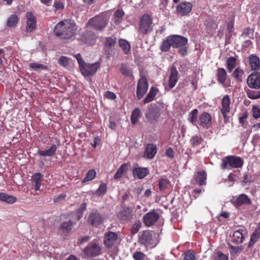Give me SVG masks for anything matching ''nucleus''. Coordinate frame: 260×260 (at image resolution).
Listing matches in <instances>:
<instances>
[{
  "mask_svg": "<svg viewBox=\"0 0 260 260\" xmlns=\"http://www.w3.org/2000/svg\"><path fill=\"white\" fill-rule=\"evenodd\" d=\"M76 24L70 20H64L58 22L55 28L54 32L56 36L67 39L73 37L76 31Z\"/></svg>",
  "mask_w": 260,
  "mask_h": 260,
  "instance_id": "1",
  "label": "nucleus"
},
{
  "mask_svg": "<svg viewBox=\"0 0 260 260\" xmlns=\"http://www.w3.org/2000/svg\"><path fill=\"white\" fill-rule=\"evenodd\" d=\"M110 15L108 13H102L90 19L88 22V25L94 27L95 29L101 30L106 27Z\"/></svg>",
  "mask_w": 260,
  "mask_h": 260,
  "instance_id": "2",
  "label": "nucleus"
},
{
  "mask_svg": "<svg viewBox=\"0 0 260 260\" xmlns=\"http://www.w3.org/2000/svg\"><path fill=\"white\" fill-rule=\"evenodd\" d=\"M243 161L241 157L230 155L222 159L221 167L222 169H225L229 165L233 168H239L243 166Z\"/></svg>",
  "mask_w": 260,
  "mask_h": 260,
  "instance_id": "3",
  "label": "nucleus"
},
{
  "mask_svg": "<svg viewBox=\"0 0 260 260\" xmlns=\"http://www.w3.org/2000/svg\"><path fill=\"white\" fill-rule=\"evenodd\" d=\"M152 30V21L151 17L147 14L144 15L140 19L139 31L143 34H147Z\"/></svg>",
  "mask_w": 260,
  "mask_h": 260,
  "instance_id": "4",
  "label": "nucleus"
},
{
  "mask_svg": "<svg viewBox=\"0 0 260 260\" xmlns=\"http://www.w3.org/2000/svg\"><path fill=\"white\" fill-rule=\"evenodd\" d=\"M100 67L101 64L99 62L91 64L85 62L80 67V69L83 75L84 76H89L93 75Z\"/></svg>",
  "mask_w": 260,
  "mask_h": 260,
  "instance_id": "5",
  "label": "nucleus"
},
{
  "mask_svg": "<svg viewBox=\"0 0 260 260\" xmlns=\"http://www.w3.org/2000/svg\"><path fill=\"white\" fill-rule=\"evenodd\" d=\"M231 99L228 95H224L221 101V107L220 108V111L224 118V122L226 123L229 119L228 114L231 111Z\"/></svg>",
  "mask_w": 260,
  "mask_h": 260,
  "instance_id": "6",
  "label": "nucleus"
},
{
  "mask_svg": "<svg viewBox=\"0 0 260 260\" xmlns=\"http://www.w3.org/2000/svg\"><path fill=\"white\" fill-rule=\"evenodd\" d=\"M101 250L99 245L93 241L86 247L83 252L87 256H96L100 254Z\"/></svg>",
  "mask_w": 260,
  "mask_h": 260,
  "instance_id": "7",
  "label": "nucleus"
},
{
  "mask_svg": "<svg viewBox=\"0 0 260 260\" xmlns=\"http://www.w3.org/2000/svg\"><path fill=\"white\" fill-rule=\"evenodd\" d=\"M103 221V217L97 210H92L87 218L88 223L95 227L101 224Z\"/></svg>",
  "mask_w": 260,
  "mask_h": 260,
  "instance_id": "8",
  "label": "nucleus"
},
{
  "mask_svg": "<svg viewBox=\"0 0 260 260\" xmlns=\"http://www.w3.org/2000/svg\"><path fill=\"white\" fill-rule=\"evenodd\" d=\"M247 84L252 89H260V73L255 72L251 74L247 79Z\"/></svg>",
  "mask_w": 260,
  "mask_h": 260,
  "instance_id": "9",
  "label": "nucleus"
},
{
  "mask_svg": "<svg viewBox=\"0 0 260 260\" xmlns=\"http://www.w3.org/2000/svg\"><path fill=\"white\" fill-rule=\"evenodd\" d=\"M117 216L122 221H130L133 218V210L129 207H123L117 213Z\"/></svg>",
  "mask_w": 260,
  "mask_h": 260,
  "instance_id": "10",
  "label": "nucleus"
},
{
  "mask_svg": "<svg viewBox=\"0 0 260 260\" xmlns=\"http://www.w3.org/2000/svg\"><path fill=\"white\" fill-rule=\"evenodd\" d=\"M148 84L147 79L142 77L138 81L137 88V96L138 99L143 98L148 90Z\"/></svg>",
  "mask_w": 260,
  "mask_h": 260,
  "instance_id": "11",
  "label": "nucleus"
},
{
  "mask_svg": "<svg viewBox=\"0 0 260 260\" xmlns=\"http://www.w3.org/2000/svg\"><path fill=\"white\" fill-rule=\"evenodd\" d=\"M26 18L25 31L27 33L32 32L36 28V18L31 12H27L25 14Z\"/></svg>",
  "mask_w": 260,
  "mask_h": 260,
  "instance_id": "12",
  "label": "nucleus"
},
{
  "mask_svg": "<svg viewBox=\"0 0 260 260\" xmlns=\"http://www.w3.org/2000/svg\"><path fill=\"white\" fill-rule=\"evenodd\" d=\"M231 202L237 207H240L243 205H249L251 204L250 199L245 194H241L238 197H233Z\"/></svg>",
  "mask_w": 260,
  "mask_h": 260,
  "instance_id": "13",
  "label": "nucleus"
},
{
  "mask_svg": "<svg viewBox=\"0 0 260 260\" xmlns=\"http://www.w3.org/2000/svg\"><path fill=\"white\" fill-rule=\"evenodd\" d=\"M104 243L107 248L111 247L118 239V235L112 232H106L104 235Z\"/></svg>",
  "mask_w": 260,
  "mask_h": 260,
  "instance_id": "14",
  "label": "nucleus"
},
{
  "mask_svg": "<svg viewBox=\"0 0 260 260\" xmlns=\"http://www.w3.org/2000/svg\"><path fill=\"white\" fill-rule=\"evenodd\" d=\"M192 5L190 2H184L181 3L176 7L177 14L181 16L187 15L192 9Z\"/></svg>",
  "mask_w": 260,
  "mask_h": 260,
  "instance_id": "15",
  "label": "nucleus"
},
{
  "mask_svg": "<svg viewBox=\"0 0 260 260\" xmlns=\"http://www.w3.org/2000/svg\"><path fill=\"white\" fill-rule=\"evenodd\" d=\"M159 218V215L154 211H150L143 217L144 223L147 226H151L154 224Z\"/></svg>",
  "mask_w": 260,
  "mask_h": 260,
  "instance_id": "16",
  "label": "nucleus"
},
{
  "mask_svg": "<svg viewBox=\"0 0 260 260\" xmlns=\"http://www.w3.org/2000/svg\"><path fill=\"white\" fill-rule=\"evenodd\" d=\"M247 232L243 229H239L234 232L233 235L232 241L236 244H240L245 240Z\"/></svg>",
  "mask_w": 260,
  "mask_h": 260,
  "instance_id": "17",
  "label": "nucleus"
},
{
  "mask_svg": "<svg viewBox=\"0 0 260 260\" xmlns=\"http://www.w3.org/2000/svg\"><path fill=\"white\" fill-rule=\"evenodd\" d=\"M171 37L173 47H182L187 43V39L185 37L178 35H173L171 36Z\"/></svg>",
  "mask_w": 260,
  "mask_h": 260,
  "instance_id": "18",
  "label": "nucleus"
},
{
  "mask_svg": "<svg viewBox=\"0 0 260 260\" xmlns=\"http://www.w3.org/2000/svg\"><path fill=\"white\" fill-rule=\"evenodd\" d=\"M157 152V148L156 145L153 144H148L144 153V157L148 159L153 158Z\"/></svg>",
  "mask_w": 260,
  "mask_h": 260,
  "instance_id": "19",
  "label": "nucleus"
},
{
  "mask_svg": "<svg viewBox=\"0 0 260 260\" xmlns=\"http://www.w3.org/2000/svg\"><path fill=\"white\" fill-rule=\"evenodd\" d=\"M178 79V72L176 68L173 67L171 69V74L169 80V86L170 89L173 88Z\"/></svg>",
  "mask_w": 260,
  "mask_h": 260,
  "instance_id": "20",
  "label": "nucleus"
},
{
  "mask_svg": "<svg viewBox=\"0 0 260 260\" xmlns=\"http://www.w3.org/2000/svg\"><path fill=\"white\" fill-rule=\"evenodd\" d=\"M95 38L96 36L94 33L86 31L82 35L81 40L87 44L93 45L95 43Z\"/></svg>",
  "mask_w": 260,
  "mask_h": 260,
  "instance_id": "21",
  "label": "nucleus"
},
{
  "mask_svg": "<svg viewBox=\"0 0 260 260\" xmlns=\"http://www.w3.org/2000/svg\"><path fill=\"white\" fill-rule=\"evenodd\" d=\"M152 237L151 234L148 231L143 232L139 238V242L141 244L148 246L152 243Z\"/></svg>",
  "mask_w": 260,
  "mask_h": 260,
  "instance_id": "22",
  "label": "nucleus"
},
{
  "mask_svg": "<svg viewBox=\"0 0 260 260\" xmlns=\"http://www.w3.org/2000/svg\"><path fill=\"white\" fill-rule=\"evenodd\" d=\"M199 122L200 125L207 126L211 123V116L208 113L204 112L200 115Z\"/></svg>",
  "mask_w": 260,
  "mask_h": 260,
  "instance_id": "23",
  "label": "nucleus"
},
{
  "mask_svg": "<svg viewBox=\"0 0 260 260\" xmlns=\"http://www.w3.org/2000/svg\"><path fill=\"white\" fill-rule=\"evenodd\" d=\"M207 174L205 171H199L194 176L195 181L200 185H205L206 183Z\"/></svg>",
  "mask_w": 260,
  "mask_h": 260,
  "instance_id": "24",
  "label": "nucleus"
},
{
  "mask_svg": "<svg viewBox=\"0 0 260 260\" xmlns=\"http://www.w3.org/2000/svg\"><path fill=\"white\" fill-rule=\"evenodd\" d=\"M133 172L139 179H143L148 174L149 170L146 168L139 167L134 169Z\"/></svg>",
  "mask_w": 260,
  "mask_h": 260,
  "instance_id": "25",
  "label": "nucleus"
},
{
  "mask_svg": "<svg viewBox=\"0 0 260 260\" xmlns=\"http://www.w3.org/2000/svg\"><path fill=\"white\" fill-rule=\"evenodd\" d=\"M57 148V146L55 144H53L49 149L46 150H39L38 153L42 156H52L55 154Z\"/></svg>",
  "mask_w": 260,
  "mask_h": 260,
  "instance_id": "26",
  "label": "nucleus"
},
{
  "mask_svg": "<svg viewBox=\"0 0 260 260\" xmlns=\"http://www.w3.org/2000/svg\"><path fill=\"white\" fill-rule=\"evenodd\" d=\"M249 63L252 70H258L260 68V62L259 58L253 54L251 55L249 57Z\"/></svg>",
  "mask_w": 260,
  "mask_h": 260,
  "instance_id": "27",
  "label": "nucleus"
},
{
  "mask_svg": "<svg viewBox=\"0 0 260 260\" xmlns=\"http://www.w3.org/2000/svg\"><path fill=\"white\" fill-rule=\"evenodd\" d=\"M17 200V198L12 195H9L4 192L0 193V201L8 204H13Z\"/></svg>",
  "mask_w": 260,
  "mask_h": 260,
  "instance_id": "28",
  "label": "nucleus"
},
{
  "mask_svg": "<svg viewBox=\"0 0 260 260\" xmlns=\"http://www.w3.org/2000/svg\"><path fill=\"white\" fill-rule=\"evenodd\" d=\"M42 177V175L39 173H35L32 177V183H35V187L36 190H39L40 188Z\"/></svg>",
  "mask_w": 260,
  "mask_h": 260,
  "instance_id": "29",
  "label": "nucleus"
},
{
  "mask_svg": "<svg viewBox=\"0 0 260 260\" xmlns=\"http://www.w3.org/2000/svg\"><path fill=\"white\" fill-rule=\"evenodd\" d=\"M226 72L224 69L219 68L217 70V77L219 83L223 84L226 78Z\"/></svg>",
  "mask_w": 260,
  "mask_h": 260,
  "instance_id": "30",
  "label": "nucleus"
},
{
  "mask_svg": "<svg viewBox=\"0 0 260 260\" xmlns=\"http://www.w3.org/2000/svg\"><path fill=\"white\" fill-rule=\"evenodd\" d=\"M158 92V90L154 88V87H152L146 96V97L144 99L143 102L144 104H146L147 103H149L152 101L154 97L156 96L157 93Z\"/></svg>",
  "mask_w": 260,
  "mask_h": 260,
  "instance_id": "31",
  "label": "nucleus"
},
{
  "mask_svg": "<svg viewBox=\"0 0 260 260\" xmlns=\"http://www.w3.org/2000/svg\"><path fill=\"white\" fill-rule=\"evenodd\" d=\"M19 20L18 17L16 15H11L7 19V26L9 27H15Z\"/></svg>",
  "mask_w": 260,
  "mask_h": 260,
  "instance_id": "32",
  "label": "nucleus"
},
{
  "mask_svg": "<svg viewBox=\"0 0 260 260\" xmlns=\"http://www.w3.org/2000/svg\"><path fill=\"white\" fill-rule=\"evenodd\" d=\"M171 46L173 47L172 39L171 36L167 37L166 40H164L161 46V50L162 51H167L169 50Z\"/></svg>",
  "mask_w": 260,
  "mask_h": 260,
  "instance_id": "33",
  "label": "nucleus"
},
{
  "mask_svg": "<svg viewBox=\"0 0 260 260\" xmlns=\"http://www.w3.org/2000/svg\"><path fill=\"white\" fill-rule=\"evenodd\" d=\"M120 72L126 77H131L133 75V72L131 68L125 64L121 65Z\"/></svg>",
  "mask_w": 260,
  "mask_h": 260,
  "instance_id": "34",
  "label": "nucleus"
},
{
  "mask_svg": "<svg viewBox=\"0 0 260 260\" xmlns=\"http://www.w3.org/2000/svg\"><path fill=\"white\" fill-rule=\"evenodd\" d=\"M128 169V165L124 164L122 165L120 168L117 170L116 173L114 176L115 179H119L121 178L123 175V173Z\"/></svg>",
  "mask_w": 260,
  "mask_h": 260,
  "instance_id": "35",
  "label": "nucleus"
},
{
  "mask_svg": "<svg viewBox=\"0 0 260 260\" xmlns=\"http://www.w3.org/2000/svg\"><path fill=\"white\" fill-rule=\"evenodd\" d=\"M73 222L71 220L63 222L60 226V230L63 232L68 233L71 231Z\"/></svg>",
  "mask_w": 260,
  "mask_h": 260,
  "instance_id": "36",
  "label": "nucleus"
},
{
  "mask_svg": "<svg viewBox=\"0 0 260 260\" xmlns=\"http://www.w3.org/2000/svg\"><path fill=\"white\" fill-rule=\"evenodd\" d=\"M141 114V112L139 108H137L134 110L131 115V121L133 124H136Z\"/></svg>",
  "mask_w": 260,
  "mask_h": 260,
  "instance_id": "37",
  "label": "nucleus"
},
{
  "mask_svg": "<svg viewBox=\"0 0 260 260\" xmlns=\"http://www.w3.org/2000/svg\"><path fill=\"white\" fill-rule=\"evenodd\" d=\"M236 58L234 57H229L226 60L227 68L230 72L236 67Z\"/></svg>",
  "mask_w": 260,
  "mask_h": 260,
  "instance_id": "38",
  "label": "nucleus"
},
{
  "mask_svg": "<svg viewBox=\"0 0 260 260\" xmlns=\"http://www.w3.org/2000/svg\"><path fill=\"white\" fill-rule=\"evenodd\" d=\"M119 45L123 50L125 54H127L130 50L131 46L129 43L123 39H120L119 41Z\"/></svg>",
  "mask_w": 260,
  "mask_h": 260,
  "instance_id": "39",
  "label": "nucleus"
},
{
  "mask_svg": "<svg viewBox=\"0 0 260 260\" xmlns=\"http://www.w3.org/2000/svg\"><path fill=\"white\" fill-rule=\"evenodd\" d=\"M198 114V110L197 109H193L189 114L188 121L194 125H196V121L197 120Z\"/></svg>",
  "mask_w": 260,
  "mask_h": 260,
  "instance_id": "40",
  "label": "nucleus"
},
{
  "mask_svg": "<svg viewBox=\"0 0 260 260\" xmlns=\"http://www.w3.org/2000/svg\"><path fill=\"white\" fill-rule=\"evenodd\" d=\"M123 15L124 12L122 10H116L114 14L115 23L118 24H119L122 20Z\"/></svg>",
  "mask_w": 260,
  "mask_h": 260,
  "instance_id": "41",
  "label": "nucleus"
},
{
  "mask_svg": "<svg viewBox=\"0 0 260 260\" xmlns=\"http://www.w3.org/2000/svg\"><path fill=\"white\" fill-rule=\"evenodd\" d=\"M247 96L250 99H257L260 98V91H255L251 89H248L246 91Z\"/></svg>",
  "mask_w": 260,
  "mask_h": 260,
  "instance_id": "42",
  "label": "nucleus"
},
{
  "mask_svg": "<svg viewBox=\"0 0 260 260\" xmlns=\"http://www.w3.org/2000/svg\"><path fill=\"white\" fill-rule=\"evenodd\" d=\"M29 67L36 71H38L39 70H45L47 69L46 66L37 62L29 63Z\"/></svg>",
  "mask_w": 260,
  "mask_h": 260,
  "instance_id": "43",
  "label": "nucleus"
},
{
  "mask_svg": "<svg viewBox=\"0 0 260 260\" xmlns=\"http://www.w3.org/2000/svg\"><path fill=\"white\" fill-rule=\"evenodd\" d=\"M244 74V71L240 68H237L233 72V76L237 81H241L242 80V76Z\"/></svg>",
  "mask_w": 260,
  "mask_h": 260,
  "instance_id": "44",
  "label": "nucleus"
},
{
  "mask_svg": "<svg viewBox=\"0 0 260 260\" xmlns=\"http://www.w3.org/2000/svg\"><path fill=\"white\" fill-rule=\"evenodd\" d=\"M107 190V186L106 184L102 183L98 189L95 191L94 194L97 196H101L104 194Z\"/></svg>",
  "mask_w": 260,
  "mask_h": 260,
  "instance_id": "45",
  "label": "nucleus"
},
{
  "mask_svg": "<svg viewBox=\"0 0 260 260\" xmlns=\"http://www.w3.org/2000/svg\"><path fill=\"white\" fill-rule=\"evenodd\" d=\"M229 248L231 254L232 255H235V254L240 253L243 250V247L242 246H234L230 244H229Z\"/></svg>",
  "mask_w": 260,
  "mask_h": 260,
  "instance_id": "46",
  "label": "nucleus"
},
{
  "mask_svg": "<svg viewBox=\"0 0 260 260\" xmlns=\"http://www.w3.org/2000/svg\"><path fill=\"white\" fill-rule=\"evenodd\" d=\"M190 141L192 146L196 147L202 143L203 139L200 136H195L192 137Z\"/></svg>",
  "mask_w": 260,
  "mask_h": 260,
  "instance_id": "47",
  "label": "nucleus"
},
{
  "mask_svg": "<svg viewBox=\"0 0 260 260\" xmlns=\"http://www.w3.org/2000/svg\"><path fill=\"white\" fill-rule=\"evenodd\" d=\"M96 172L93 170H89L86 176L83 180H82L83 182H86L87 181L92 180L95 176Z\"/></svg>",
  "mask_w": 260,
  "mask_h": 260,
  "instance_id": "48",
  "label": "nucleus"
},
{
  "mask_svg": "<svg viewBox=\"0 0 260 260\" xmlns=\"http://www.w3.org/2000/svg\"><path fill=\"white\" fill-rule=\"evenodd\" d=\"M58 62L60 66L66 68L70 64V58L65 56H61L59 59Z\"/></svg>",
  "mask_w": 260,
  "mask_h": 260,
  "instance_id": "49",
  "label": "nucleus"
},
{
  "mask_svg": "<svg viewBox=\"0 0 260 260\" xmlns=\"http://www.w3.org/2000/svg\"><path fill=\"white\" fill-rule=\"evenodd\" d=\"M214 258L215 260H228L229 259L227 255L219 251L214 254Z\"/></svg>",
  "mask_w": 260,
  "mask_h": 260,
  "instance_id": "50",
  "label": "nucleus"
},
{
  "mask_svg": "<svg viewBox=\"0 0 260 260\" xmlns=\"http://www.w3.org/2000/svg\"><path fill=\"white\" fill-rule=\"evenodd\" d=\"M169 184V180L167 179L162 178L159 182V189L160 190L165 189Z\"/></svg>",
  "mask_w": 260,
  "mask_h": 260,
  "instance_id": "51",
  "label": "nucleus"
},
{
  "mask_svg": "<svg viewBox=\"0 0 260 260\" xmlns=\"http://www.w3.org/2000/svg\"><path fill=\"white\" fill-rule=\"evenodd\" d=\"M141 226V223L138 221L133 224L131 229V233L133 235L136 234Z\"/></svg>",
  "mask_w": 260,
  "mask_h": 260,
  "instance_id": "52",
  "label": "nucleus"
},
{
  "mask_svg": "<svg viewBox=\"0 0 260 260\" xmlns=\"http://www.w3.org/2000/svg\"><path fill=\"white\" fill-rule=\"evenodd\" d=\"M116 43V38L114 36H112L106 38L105 41V44L107 46L112 47Z\"/></svg>",
  "mask_w": 260,
  "mask_h": 260,
  "instance_id": "53",
  "label": "nucleus"
},
{
  "mask_svg": "<svg viewBox=\"0 0 260 260\" xmlns=\"http://www.w3.org/2000/svg\"><path fill=\"white\" fill-rule=\"evenodd\" d=\"M145 256V255L141 251H137L133 255L135 260H144Z\"/></svg>",
  "mask_w": 260,
  "mask_h": 260,
  "instance_id": "54",
  "label": "nucleus"
},
{
  "mask_svg": "<svg viewBox=\"0 0 260 260\" xmlns=\"http://www.w3.org/2000/svg\"><path fill=\"white\" fill-rule=\"evenodd\" d=\"M195 256L194 252L192 250H189L186 252L184 254V260H194Z\"/></svg>",
  "mask_w": 260,
  "mask_h": 260,
  "instance_id": "55",
  "label": "nucleus"
},
{
  "mask_svg": "<svg viewBox=\"0 0 260 260\" xmlns=\"http://www.w3.org/2000/svg\"><path fill=\"white\" fill-rule=\"evenodd\" d=\"M55 11L62 10L64 8V4L61 1L55 0L54 3Z\"/></svg>",
  "mask_w": 260,
  "mask_h": 260,
  "instance_id": "56",
  "label": "nucleus"
},
{
  "mask_svg": "<svg viewBox=\"0 0 260 260\" xmlns=\"http://www.w3.org/2000/svg\"><path fill=\"white\" fill-rule=\"evenodd\" d=\"M253 116L257 119L260 117V109L254 106L252 108Z\"/></svg>",
  "mask_w": 260,
  "mask_h": 260,
  "instance_id": "57",
  "label": "nucleus"
},
{
  "mask_svg": "<svg viewBox=\"0 0 260 260\" xmlns=\"http://www.w3.org/2000/svg\"><path fill=\"white\" fill-rule=\"evenodd\" d=\"M66 197H67L66 194L64 193H62L59 195L54 197V198L53 199V201L54 202L57 203V202H60L61 200H64Z\"/></svg>",
  "mask_w": 260,
  "mask_h": 260,
  "instance_id": "58",
  "label": "nucleus"
},
{
  "mask_svg": "<svg viewBox=\"0 0 260 260\" xmlns=\"http://www.w3.org/2000/svg\"><path fill=\"white\" fill-rule=\"evenodd\" d=\"M105 96L107 99L111 100H114L116 97L115 94L114 92L109 91H106L105 92Z\"/></svg>",
  "mask_w": 260,
  "mask_h": 260,
  "instance_id": "59",
  "label": "nucleus"
},
{
  "mask_svg": "<svg viewBox=\"0 0 260 260\" xmlns=\"http://www.w3.org/2000/svg\"><path fill=\"white\" fill-rule=\"evenodd\" d=\"M74 56L77 59L80 67L85 63V61L82 58L81 55L80 53L75 55Z\"/></svg>",
  "mask_w": 260,
  "mask_h": 260,
  "instance_id": "60",
  "label": "nucleus"
},
{
  "mask_svg": "<svg viewBox=\"0 0 260 260\" xmlns=\"http://www.w3.org/2000/svg\"><path fill=\"white\" fill-rule=\"evenodd\" d=\"M165 154L169 158H172L174 157V151L170 147L167 149Z\"/></svg>",
  "mask_w": 260,
  "mask_h": 260,
  "instance_id": "61",
  "label": "nucleus"
},
{
  "mask_svg": "<svg viewBox=\"0 0 260 260\" xmlns=\"http://www.w3.org/2000/svg\"><path fill=\"white\" fill-rule=\"evenodd\" d=\"M90 238L89 236H86L81 238L78 242V244L81 245V244L88 242L90 240Z\"/></svg>",
  "mask_w": 260,
  "mask_h": 260,
  "instance_id": "62",
  "label": "nucleus"
},
{
  "mask_svg": "<svg viewBox=\"0 0 260 260\" xmlns=\"http://www.w3.org/2000/svg\"><path fill=\"white\" fill-rule=\"evenodd\" d=\"M179 52L182 56H185L187 54L186 47L183 46L179 49Z\"/></svg>",
  "mask_w": 260,
  "mask_h": 260,
  "instance_id": "63",
  "label": "nucleus"
},
{
  "mask_svg": "<svg viewBox=\"0 0 260 260\" xmlns=\"http://www.w3.org/2000/svg\"><path fill=\"white\" fill-rule=\"evenodd\" d=\"M233 28H234L233 22L231 21L229 23H228V25H227V29L229 30V31H230V32L232 31Z\"/></svg>",
  "mask_w": 260,
  "mask_h": 260,
  "instance_id": "64",
  "label": "nucleus"
}]
</instances>
